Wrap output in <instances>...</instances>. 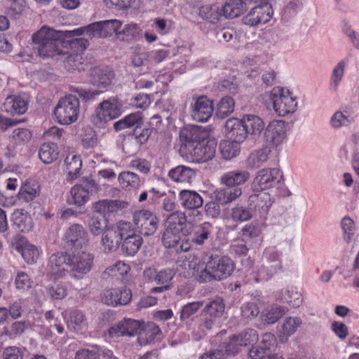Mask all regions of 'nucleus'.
I'll list each match as a JSON object with an SVG mask.
<instances>
[{"mask_svg": "<svg viewBox=\"0 0 359 359\" xmlns=\"http://www.w3.org/2000/svg\"><path fill=\"white\" fill-rule=\"evenodd\" d=\"M153 131L154 128L152 127L147 126L144 123L142 126L133 129L129 137L135 144V151L140 150L142 146L147 143Z\"/></svg>", "mask_w": 359, "mask_h": 359, "instance_id": "c9c22d12", "label": "nucleus"}, {"mask_svg": "<svg viewBox=\"0 0 359 359\" xmlns=\"http://www.w3.org/2000/svg\"><path fill=\"white\" fill-rule=\"evenodd\" d=\"M32 137L31 131L25 128H18L13 130L11 136V142L15 145H25Z\"/></svg>", "mask_w": 359, "mask_h": 359, "instance_id": "bf43d9fd", "label": "nucleus"}, {"mask_svg": "<svg viewBox=\"0 0 359 359\" xmlns=\"http://www.w3.org/2000/svg\"><path fill=\"white\" fill-rule=\"evenodd\" d=\"M132 297L131 290L126 287L105 289L101 294L102 302L114 307L129 304Z\"/></svg>", "mask_w": 359, "mask_h": 359, "instance_id": "ddd939ff", "label": "nucleus"}, {"mask_svg": "<svg viewBox=\"0 0 359 359\" xmlns=\"http://www.w3.org/2000/svg\"><path fill=\"white\" fill-rule=\"evenodd\" d=\"M30 327L31 323L29 320L15 321L8 329L4 330V334L10 339H15L22 335Z\"/></svg>", "mask_w": 359, "mask_h": 359, "instance_id": "4d7b16f0", "label": "nucleus"}, {"mask_svg": "<svg viewBox=\"0 0 359 359\" xmlns=\"http://www.w3.org/2000/svg\"><path fill=\"white\" fill-rule=\"evenodd\" d=\"M281 177L282 174L278 169L263 168L256 174L252 182V192L265 191L278 184Z\"/></svg>", "mask_w": 359, "mask_h": 359, "instance_id": "9d476101", "label": "nucleus"}, {"mask_svg": "<svg viewBox=\"0 0 359 359\" xmlns=\"http://www.w3.org/2000/svg\"><path fill=\"white\" fill-rule=\"evenodd\" d=\"M243 121L246 129L247 134L252 135H259L264 128V123L257 116L245 115Z\"/></svg>", "mask_w": 359, "mask_h": 359, "instance_id": "49530a36", "label": "nucleus"}, {"mask_svg": "<svg viewBox=\"0 0 359 359\" xmlns=\"http://www.w3.org/2000/svg\"><path fill=\"white\" fill-rule=\"evenodd\" d=\"M4 111L11 115L24 114L28 109V101L21 95L8 96L3 104Z\"/></svg>", "mask_w": 359, "mask_h": 359, "instance_id": "bb28decb", "label": "nucleus"}, {"mask_svg": "<svg viewBox=\"0 0 359 359\" xmlns=\"http://www.w3.org/2000/svg\"><path fill=\"white\" fill-rule=\"evenodd\" d=\"M233 261L227 256L210 254L208 256L205 266L196 276L201 283L212 280H222L231 276L234 270Z\"/></svg>", "mask_w": 359, "mask_h": 359, "instance_id": "f03ea898", "label": "nucleus"}, {"mask_svg": "<svg viewBox=\"0 0 359 359\" xmlns=\"http://www.w3.org/2000/svg\"><path fill=\"white\" fill-rule=\"evenodd\" d=\"M250 172L245 170H234L224 173L222 182L229 187H238L250 179Z\"/></svg>", "mask_w": 359, "mask_h": 359, "instance_id": "7c9ffc66", "label": "nucleus"}, {"mask_svg": "<svg viewBox=\"0 0 359 359\" xmlns=\"http://www.w3.org/2000/svg\"><path fill=\"white\" fill-rule=\"evenodd\" d=\"M123 104L116 97H111L100 102L95 109V123L100 127L117 118L122 114Z\"/></svg>", "mask_w": 359, "mask_h": 359, "instance_id": "0eeeda50", "label": "nucleus"}, {"mask_svg": "<svg viewBox=\"0 0 359 359\" xmlns=\"http://www.w3.org/2000/svg\"><path fill=\"white\" fill-rule=\"evenodd\" d=\"M276 299L286 303L293 308L299 307L302 303V297L296 288L283 289L276 293Z\"/></svg>", "mask_w": 359, "mask_h": 359, "instance_id": "2f4dec72", "label": "nucleus"}, {"mask_svg": "<svg viewBox=\"0 0 359 359\" xmlns=\"http://www.w3.org/2000/svg\"><path fill=\"white\" fill-rule=\"evenodd\" d=\"M264 137L266 141L273 146L281 144L286 137L285 122L280 120H273L267 126Z\"/></svg>", "mask_w": 359, "mask_h": 359, "instance_id": "6ab92c4d", "label": "nucleus"}, {"mask_svg": "<svg viewBox=\"0 0 359 359\" xmlns=\"http://www.w3.org/2000/svg\"><path fill=\"white\" fill-rule=\"evenodd\" d=\"M144 276L149 281H154L159 285H170L175 276V271L172 269H163L156 271L153 269H146L144 271Z\"/></svg>", "mask_w": 359, "mask_h": 359, "instance_id": "b1692460", "label": "nucleus"}, {"mask_svg": "<svg viewBox=\"0 0 359 359\" xmlns=\"http://www.w3.org/2000/svg\"><path fill=\"white\" fill-rule=\"evenodd\" d=\"M199 15L203 20L210 23H216L224 16L222 6L217 4L205 5L199 8Z\"/></svg>", "mask_w": 359, "mask_h": 359, "instance_id": "4c0bfd02", "label": "nucleus"}, {"mask_svg": "<svg viewBox=\"0 0 359 359\" xmlns=\"http://www.w3.org/2000/svg\"><path fill=\"white\" fill-rule=\"evenodd\" d=\"M261 230L257 224L250 223L245 225L241 229V237L243 241H248L257 238Z\"/></svg>", "mask_w": 359, "mask_h": 359, "instance_id": "69168bd1", "label": "nucleus"}, {"mask_svg": "<svg viewBox=\"0 0 359 359\" xmlns=\"http://www.w3.org/2000/svg\"><path fill=\"white\" fill-rule=\"evenodd\" d=\"M181 206L185 210H196L203 204L202 196L196 191L183 189L179 193Z\"/></svg>", "mask_w": 359, "mask_h": 359, "instance_id": "a878e982", "label": "nucleus"}, {"mask_svg": "<svg viewBox=\"0 0 359 359\" xmlns=\"http://www.w3.org/2000/svg\"><path fill=\"white\" fill-rule=\"evenodd\" d=\"M70 90L76 93L79 97L86 102H93L97 100L98 97L103 93L104 90L100 89H85L80 87L71 86Z\"/></svg>", "mask_w": 359, "mask_h": 359, "instance_id": "13d9d810", "label": "nucleus"}, {"mask_svg": "<svg viewBox=\"0 0 359 359\" xmlns=\"http://www.w3.org/2000/svg\"><path fill=\"white\" fill-rule=\"evenodd\" d=\"M269 154L270 150L266 147L253 151L247 158V167L250 169L261 167L269 160Z\"/></svg>", "mask_w": 359, "mask_h": 359, "instance_id": "58836bf2", "label": "nucleus"}, {"mask_svg": "<svg viewBox=\"0 0 359 359\" xmlns=\"http://www.w3.org/2000/svg\"><path fill=\"white\" fill-rule=\"evenodd\" d=\"M55 280L47 287V292L52 299L61 300L67 296V289L61 282Z\"/></svg>", "mask_w": 359, "mask_h": 359, "instance_id": "680f3d73", "label": "nucleus"}, {"mask_svg": "<svg viewBox=\"0 0 359 359\" xmlns=\"http://www.w3.org/2000/svg\"><path fill=\"white\" fill-rule=\"evenodd\" d=\"M98 190V185L95 180L90 178L83 179L80 183L72 187L71 197L68 198V203L81 207L88 201L90 195L96 194Z\"/></svg>", "mask_w": 359, "mask_h": 359, "instance_id": "1a4fd4ad", "label": "nucleus"}, {"mask_svg": "<svg viewBox=\"0 0 359 359\" xmlns=\"http://www.w3.org/2000/svg\"><path fill=\"white\" fill-rule=\"evenodd\" d=\"M133 222L135 229L144 236L154 235L159 226V218L157 215L145 209L135 211L133 215Z\"/></svg>", "mask_w": 359, "mask_h": 359, "instance_id": "6e6552de", "label": "nucleus"}, {"mask_svg": "<svg viewBox=\"0 0 359 359\" xmlns=\"http://www.w3.org/2000/svg\"><path fill=\"white\" fill-rule=\"evenodd\" d=\"M64 241L67 248L81 250L88 245V232L81 224H73L66 231Z\"/></svg>", "mask_w": 359, "mask_h": 359, "instance_id": "4468645a", "label": "nucleus"}, {"mask_svg": "<svg viewBox=\"0 0 359 359\" xmlns=\"http://www.w3.org/2000/svg\"><path fill=\"white\" fill-rule=\"evenodd\" d=\"M219 149L223 158L226 160H231L240 153L239 142L231 140L222 142Z\"/></svg>", "mask_w": 359, "mask_h": 359, "instance_id": "864d4df0", "label": "nucleus"}, {"mask_svg": "<svg viewBox=\"0 0 359 359\" xmlns=\"http://www.w3.org/2000/svg\"><path fill=\"white\" fill-rule=\"evenodd\" d=\"M141 29L137 24L130 23L124 26L116 33V38L123 41H132L139 38Z\"/></svg>", "mask_w": 359, "mask_h": 359, "instance_id": "3c124183", "label": "nucleus"}, {"mask_svg": "<svg viewBox=\"0 0 359 359\" xmlns=\"http://www.w3.org/2000/svg\"><path fill=\"white\" fill-rule=\"evenodd\" d=\"M217 142L214 140L201 141L193 147L191 155L193 161L197 163H204L212 160L216 153Z\"/></svg>", "mask_w": 359, "mask_h": 359, "instance_id": "a211bd4d", "label": "nucleus"}, {"mask_svg": "<svg viewBox=\"0 0 359 359\" xmlns=\"http://www.w3.org/2000/svg\"><path fill=\"white\" fill-rule=\"evenodd\" d=\"M248 333H241L238 335L232 336L227 342L224 343L225 351L228 355H236L238 353L243 346L250 344Z\"/></svg>", "mask_w": 359, "mask_h": 359, "instance_id": "f704fd0d", "label": "nucleus"}, {"mask_svg": "<svg viewBox=\"0 0 359 359\" xmlns=\"http://www.w3.org/2000/svg\"><path fill=\"white\" fill-rule=\"evenodd\" d=\"M18 251L21 254L24 260L29 264L36 262L39 251L38 248L29 242H25L17 247Z\"/></svg>", "mask_w": 359, "mask_h": 359, "instance_id": "09e8293b", "label": "nucleus"}, {"mask_svg": "<svg viewBox=\"0 0 359 359\" xmlns=\"http://www.w3.org/2000/svg\"><path fill=\"white\" fill-rule=\"evenodd\" d=\"M225 304L222 298H217L211 301L203 309L201 314L202 321L199 324V332H194L196 339L203 338L206 330H210L218 322L224 313Z\"/></svg>", "mask_w": 359, "mask_h": 359, "instance_id": "20e7f679", "label": "nucleus"}, {"mask_svg": "<svg viewBox=\"0 0 359 359\" xmlns=\"http://www.w3.org/2000/svg\"><path fill=\"white\" fill-rule=\"evenodd\" d=\"M33 50L41 57H52L55 55H65L63 48L66 44L62 41V35L48 26H43L32 36Z\"/></svg>", "mask_w": 359, "mask_h": 359, "instance_id": "f257e3e1", "label": "nucleus"}, {"mask_svg": "<svg viewBox=\"0 0 359 359\" xmlns=\"http://www.w3.org/2000/svg\"><path fill=\"white\" fill-rule=\"evenodd\" d=\"M114 79V71L107 66H97L90 70L89 82L99 89L109 88L113 83Z\"/></svg>", "mask_w": 359, "mask_h": 359, "instance_id": "2eb2a0df", "label": "nucleus"}, {"mask_svg": "<svg viewBox=\"0 0 359 359\" xmlns=\"http://www.w3.org/2000/svg\"><path fill=\"white\" fill-rule=\"evenodd\" d=\"M39 194L38 187L31 185L29 182L24 183L19 191V198L26 201H32Z\"/></svg>", "mask_w": 359, "mask_h": 359, "instance_id": "338daca9", "label": "nucleus"}, {"mask_svg": "<svg viewBox=\"0 0 359 359\" xmlns=\"http://www.w3.org/2000/svg\"><path fill=\"white\" fill-rule=\"evenodd\" d=\"M101 349L99 346H95L93 349L80 348L74 356V359H100Z\"/></svg>", "mask_w": 359, "mask_h": 359, "instance_id": "774afa93", "label": "nucleus"}, {"mask_svg": "<svg viewBox=\"0 0 359 359\" xmlns=\"http://www.w3.org/2000/svg\"><path fill=\"white\" fill-rule=\"evenodd\" d=\"M251 359H282L281 356L277 354H272L268 346L259 345L252 347L248 353Z\"/></svg>", "mask_w": 359, "mask_h": 359, "instance_id": "5fc2aeb1", "label": "nucleus"}, {"mask_svg": "<svg viewBox=\"0 0 359 359\" xmlns=\"http://www.w3.org/2000/svg\"><path fill=\"white\" fill-rule=\"evenodd\" d=\"M122 22L118 20H103L91 23L93 36L106 38L116 33L121 29Z\"/></svg>", "mask_w": 359, "mask_h": 359, "instance_id": "412c9836", "label": "nucleus"}, {"mask_svg": "<svg viewBox=\"0 0 359 359\" xmlns=\"http://www.w3.org/2000/svg\"><path fill=\"white\" fill-rule=\"evenodd\" d=\"M226 136L229 140L243 142L247 137L246 129L242 119L236 118H229L225 123Z\"/></svg>", "mask_w": 359, "mask_h": 359, "instance_id": "4be33fe9", "label": "nucleus"}, {"mask_svg": "<svg viewBox=\"0 0 359 359\" xmlns=\"http://www.w3.org/2000/svg\"><path fill=\"white\" fill-rule=\"evenodd\" d=\"M69 254L67 252H57L50 257L48 275L54 280L65 278L68 274V269L64 267V264L68 267Z\"/></svg>", "mask_w": 359, "mask_h": 359, "instance_id": "f3484780", "label": "nucleus"}, {"mask_svg": "<svg viewBox=\"0 0 359 359\" xmlns=\"http://www.w3.org/2000/svg\"><path fill=\"white\" fill-rule=\"evenodd\" d=\"M285 309L283 306L271 305L263 310L261 318L267 324H274L285 313Z\"/></svg>", "mask_w": 359, "mask_h": 359, "instance_id": "de8ad7c7", "label": "nucleus"}, {"mask_svg": "<svg viewBox=\"0 0 359 359\" xmlns=\"http://www.w3.org/2000/svg\"><path fill=\"white\" fill-rule=\"evenodd\" d=\"M273 109L279 116L294 113L297 107L296 97L287 89L278 88L273 93Z\"/></svg>", "mask_w": 359, "mask_h": 359, "instance_id": "9b49d317", "label": "nucleus"}, {"mask_svg": "<svg viewBox=\"0 0 359 359\" xmlns=\"http://www.w3.org/2000/svg\"><path fill=\"white\" fill-rule=\"evenodd\" d=\"M181 234L165 228L162 234V244L166 248H172L177 246L180 241Z\"/></svg>", "mask_w": 359, "mask_h": 359, "instance_id": "e2e57ef3", "label": "nucleus"}, {"mask_svg": "<svg viewBox=\"0 0 359 359\" xmlns=\"http://www.w3.org/2000/svg\"><path fill=\"white\" fill-rule=\"evenodd\" d=\"M262 263L266 267L271 268V271L278 272L282 270L281 253L273 248L264 250L262 256Z\"/></svg>", "mask_w": 359, "mask_h": 359, "instance_id": "e433bc0d", "label": "nucleus"}, {"mask_svg": "<svg viewBox=\"0 0 359 359\" xmlns=\"http://www.w3.org/2000/svg\"><path fill=\"white\" fill-rule=\"evenodd\" d=\"M197 170L184 165H179L170 169L168 176L177 183H191L196 177Z\"/></svg>", "mask_w": 359, "mask_h": 359, "instance_id": "cd10ccee", "label": "nucleus"}, {"mask_svg": "<svg viewBox=\"0 0 359 359\" xmlns=\"http://www.w3.org/2000/svg\"><path fill=\"white\" fill-rule=\"evenodd\" d=\"M80 111V101L72 95L62 97L54 109L53 114L61 125H70L78 119Z\"/></svg>", "mask_w": 359, "mask_h": 359, "instance_id": "423d86ee", "label": "nucleus"}, {"mask_svg": "<svg viewBox=\"0 0 359 359\" xmlns=\"http://www.w3.org/2000/svg\"><path fill=\"white\" fill-rule=\"evenodd\" d=\"M242 194L239 187H229L217 191L215 194V200L221 204H227L239 197Z\"/></svg>", "mask_w": 359, "mask_h": 359, "instance_id": "8fccbe9b", "label": "nucleus"}, {"mask_svg": "<svg viewBox=\"0 0 359 359\" xmlns=\"http://www.w3.org/2000/svg\"><path fill=\"white\" fill-rule=\"evenodd\" d=\"M214 226L208 222H204L195 226L191 242L196 246L205 245L213 238Z\"/></svg>", "mask_w": 359, "mask_h": 359, "instance_id": "c85d7f7f", "label": "nucleus"}, {"mask_svg": "<svg viewBox=\"0 0 359 359\" xmlns=\"http://www.w3.org/2000/svg\"><path fill=\"white\" fill-rule=\"evenodd\" d=\"M213 112L212 102L206 96L198 97L194 105L192 116L198 122H206Z\"/></svg>", "mask_w": 359, "mask_h": 359, "instance_id": "5701e85b", "label": "nucleus"}, {"mask_svg": "<svg viewBox=\"0 0 359 359\" xmlns=\"http://www.w3.org/2000/svg\"><path fill=\"white\" fill-rule=\"evenodd\" d=\"M234 107L235 102L231 97H223L217 105L216 116L219 118H225L234 111Z\"/></svg>", "mask_w": 359, "mask_h": 359, "instance_id": "603ef678", "label": "nucleus"}, {"mask_svg": "<svg viewBox=\"0 0 359 359\" xmlns=\"http://www.w3.org/2000/svg\"><path fill=\"white\" fill-rule=\"evenodd\" d=\"M161 334V330L158 325L154 323H148L145 326L142 324L139 339L142 344H150Z\"/></svg>", "mask_w": 359, "mask_h": 359, "instance_id": "c03bdc74", "label": "nucleus"}, {"mask_svg": "<svg viewBox=\"0 0 359 359\" xmlns=\"http://www.w3.org/2000/svg\"><path fill=\"white\" fill-rule=\"evenodd\" d=\"M13 225L22 232L30 231L34 226L32 218L28 212L22 209L15 210L12 215Z\"/></svg>", "mask_w": 359, "mask_h": 359, "instance_id": "473e14b6", "label": "nucleus"}, {"mask_svg": "<svg viewBox=\"0 0 359 359\" xmlns=\"http://www.w3.org/2000/svg\"><path fill=\"white\" fill-rule=\"evenodd\" d=\"M59 151L56 144L43 143L39 149V157L44 164H50L57 160Z\"/></svg>", "mask_w": 359, "mask_h": 359, "instance_id": "ea45409f", "label": "nucleus"}, {"mask_svg": "<svg viewBox=\"0 0 359 359\" xmlns=\"http://www.w3.org/2000/svg\"><path fill=\"white\" fill-rule=\"evenodd\" d=\"M302 323V321L299 317H288L283 321L280 332L287 339L296 332Z\"/></svg>", "mask_w": 359, "mask_h": 359, "instance_id": "6e6d98bb", "label": "nucleus"}, {"mask_svg": "<svg viewBox=\"0 0 359 359\" xmlns=\"http://www.w3.org/2000/svg\"><path fill=\"white\" fill-rule=\"evenodd\" d=\"M120 207V201L117 200H102L94 205L95 211L102 215L104 219L112 213L117 212Z\"/></svg>", "mask_w": 359, "mask_h": 359, "instance_id": "37998d69", "label": "nucleus"}, {"mask_svg": "<svg viewBox=\"0 0 359 359\" xmlns=\"http://www.w3.org/2000/svg\"><path fill=\"white\" fill-rule=\"evenodd\" d=\"M64 169L72 177H78L82 168V160L80 155L69 154L64 161Z\"/></svg>", "mask_w": 359, "mask_h": 359, "instance_id": "a18cd8bd", "label": "nucleus"}, {"mask_svg": "<svg viewBox=\"0 0 359 359\" xmlns=\"http://www.w3.org/2000/svg\"><path fill=\"white\" fill-rule=\"evenodd\" d=\"M118 180L121 187L128 191L138 189L142 184L139 176L130 171L121 172Z\"/></svg>", "mask_w": 359, "mask_h": 359, "instance_id": "79ce46f5", "label": "nucleus"}, {"mask_svg": "<svg viewBox=\"0 0 359 359\" xmlns=\"http://www.w3.org/2000/svg\"><path fill=\"white\" fill-rule=\"evenodd\" d=\"M142 243V236L133 232V226L130 223V230L126 234L121 242L123 252L128 256H134L137 253Z\"/></svg>", "mask_w": 359, "mask_h": 359, "instance_id": "393cba45", "label": "nucleus"}, {"mask_svg": "<svg viewBox=\"0 0 359 359\" xmlns=\"http://www.w3.org/2000/svg\"><path fill=\"white\" fill-rule=\"evenodd\" d=\"M222 8L225 18H234L246 9V2L244 0H227Z\"/></svg>", "mask_w": 359, "mask_h": 359, "instance_id": "a19ab883", "label": "nucleus"}, {"mask_svg": "<svg viewBox=\"0 0 359 359\" xmlns=\"http://www.w3.org/2000/svg\"><path fill=\"white\" fill-rule=\"evenodd\" d=\"M94 255L87 251L73 252L68 259V274L76 280H82L93 269Z\"/></svg>", "mask_w": 359, "mask_h": 359, "instance_id": "39448f33", "label": "nucleus"}, {"mask_svg": "<svg viewBox=\"0 0 359 359\" xmlns=\"http://www.w3.org/2000/svg\"><path fill=\"white\" fill-rule=\"evenodd\" d=\"M273 202L272 196L266 191L253 192L248 197L250 209L260 217H266Z\"/></svg>", "mask_w": 359, "mask_h": 359, "instance_id": "dca6fc26", "label": "nucleus"}, {"mask_svg": "<svg viewBox=\"0 0 359 359\" xmlns=\"http://www.w3.org/2000/svg\"><path fill=\"white\" fill-rule=\"evenodd\" d=\"M142 330V323L139 320L133 319H124L119 322L117 325L111 327L109 333L112 337H132L140 334Z\"/></svg>", "mask_w": 359, "mask_h": 359, "instance_id": "aec40b11", "label": "nucleus"}, {"mask_svg": "<svg viewBox=\"0 0 359 359\" xmlns=\"http://www.w3.org/2000/svg\"><path fill=\"white\" fill-rule=\"evenodd\" d=\"M144 123L143 114L140 111L130 113L114 123V129L118 132L128 128H137Z\"/></svg>", "mask_w": 359, "mask_h": 359, "instance_id": "c756f323", "label": "nucleus"}, {"mask_svg": "<svg viewBox=\"0 0 359 359\" xmlns=\"http://www.w3.org/2000/svg\"><path fill=\"white\" fill-rule=\"evenodd\" d=\"M273 15V9L268 2L260 4L251 8L242 20L243 23L250 27H257L268 22Z\"/></svg>", "mask_w": 359, "mask_h": 359, "instance_id": "f8f14e48", "label": "nucleus"}, {"mask_svg": "<svg viewBox=\"0 0 359 359\" xmlns=\"http://www.w3.org/2000/svg\"><path fill=\"white\" fill-rule=\"evenodd\" d=\"M231 218L234 222H245L250 220L252 215L249 208L237 205L231 210Z\"/></svg>", "mask_w": 359, "mask_h": 359, "instance_id": "052dcab7", "label": "nucleus"}, {"mask_svg": "<svg viewBox=\"0 0 359 359\" xmlns=\"http://www.w3.org/2000/svg\"><path fill=\"white\" fill-rule=\"evenodd\" d=\"M180 137L187 147H194L203 140V133L200 127L190 126L180 130Z\"/></svg>", "mask_w": 359, "mask_h": 359, "instance_id": "72a5a7b5", "label": "nucleus"}, {"mask_svg": "<svg viewBox=\"0 0 359 359\" xmlns=\"http://www.w3.org/2000/svg\"><path fill=\"white\" fill-rule=\"evenodd\" d=\"M130 230V222L119 221L115 224H106L102 234L101 245L105 253L116 252L121 242Z\"/></svg>", "mask_w": 359, "mask_h": 359, "instance_id": "7ed1b4c3", "label": "nucleus"}, {"mask_svg": "<svg viewBox=\"0 0 359 359\" xmlns=\"http://www.w3.org/2000/svg\"><path fill=\"white\" fill-rule=\"evenodd\" d=\"M106 224H109L107 219L99 216L93 215L88 220V229L93 236L102 234Z\"/></svg>", "mask_w": 359, "mask_h": 359, "instance_id": "0e129e2a", "label": "nucleus"}]
</instances>
